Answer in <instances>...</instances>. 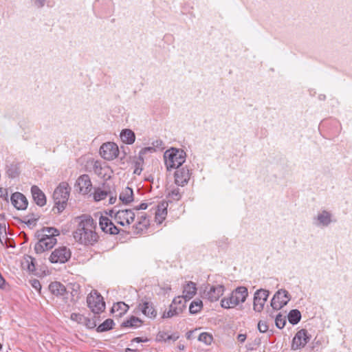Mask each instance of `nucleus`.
<instances>
[{
	"label": "nucleus",
	"instance_id": "46",
	"mask_svg": "<svg viewBox=\"0 0 352 352\" xmlns=\"http://www.w3.org/2000/svg\"><path fill=\"white\" fill-rule=\"evenodd\" d=\"M179 338V335L177 332L168 336L166 338L163 337L165 342L168 341V340L176 341Z\"/></svg>",
	"mask_w": 352,
	"mask_h": 352
},
{
	"label": "nucleus",
	"instance_id": "56",
	"mask_svg": "<svg viewBox=\"0 0 352 352\" xmlns=\"http://www.w3.org/2000/svg\"><path fill=\"white\" fill-rule=\"evenodd\" d=\"M116 211H117V210H116V208H113V209H112V210H111L109 211V214L111 217H113V215H114V216H115V214H116Z\"/></svg>",
	"mask_w": 352,
	"mask_h": 352
},
{
	"label": "nucleus",
	"instance_id": "35",
	"mask_svg": "<svg viewBox=\"0 0 352 352\" xmlns=\"http://www.w3.org/2000/svg\"><path fill=\"white\" fill-rule=\"evenodd\" d=\"M213 338L212 335L208 333L204 332L199 334L198 340L205 343L206 344H210L212 342Z\"/></svg>",
	"mask_w": 352,
	"mask_h": 352
},
{
	"label": "nucleus",
	"instance_id": "16",
	"mask_svg": "<svg viewBox=\"0 0 352 352\" xmlns=\"http://www.w3.org/2000/svg\"><path fill=\"white\" fill-rule=\"evenodd\" d=\"M10 201L13 206L17 210H25L28 205L25 196L19 192H14L11 195Z\"/></svg>",
	"mask_w": 352,
	"mask_h": 352
},
{
	"label": "nucleus",
	"instance_id": "1",
	"mask_svg": "<svg viewBox=\"0 0 352 352\" xmlns=\"http://www.w3.org/2000/svg\"><path fill=\"white\" fill-rule=\"evenodd\" d=\"M78 219L80 221L73 233L74 239L85 245H94L98 239V235L95 231L96 222L89 215H82Z\"/></svg>",
	"mask_w": 352,
	"mask_h": 352
},
{
	"label": "nucleus",
	"instance_id": "19",
	"mask_svg": "<svg viewBox=\"0 0 352 352\" xmlns=\"http://www.w3.org/2000/svg\"><path fill=\"white\" fill-rule=\"evenodd\" d=\"M31 193L32 199L37 206L42 207L46 204V196L37 186L34 185L31 187Z\"/></svg>",
	"mask_w": 352,
	"mask_h": 352
},
{
	"label": "nucleus",
	"instance_id": "6",
	"mask_svg": "<svg viewBox=\"0 0 352 352\" xmlns=\"http://www.w3.org/2000/svg\"><path fill=\"white\" fill-rule=\"evenodd\" d=\"M100 154L106 160H113L119 154L118 145L114 142H106L102 144L100 148Z\"/></svg>",
	"mask_w": 352,
	"mask_h": 352
},
{
	"label": "nucleus",
	"instance_id": "13",
	"mask_svg": "<svg viewBox=\"0 0 352 352\" xmlns=\"http://www.w3.org/2000/svg\"><path fill=\"white\" fill-rule=\"evenodd\" d=\"M208 286L209 289L208 290L205 289L204 295L205 298L210 302L217 301L225 292V286L222 284L212 286L208 285ZM206 289H207V287Z\"/></svg>",
	"mask_w": 352,
	"mask_h": 352
},
{
	"label": "nucleus",
	"instance_id": "47",
	"mask_svg": "<svg viewBox=\"0 0 352 352\" xmlns=\"http://www.w3.org/2000/svg\"><path fill=\"white\" fill-rule=\"evenodd\" d=\"M163 144V142L161 140H156L152 142V146H154L155 150L157 148L162 149Z\"/></svg>",
	"mask_w": 352,
	"mask_h": 352
},
{
	"label": "nucleus",
	"instance_id": "45",
	"mask_svg": "<svg viewBox=\"0 0 352 352\" xmlns=\"http://www.w3.org/2000/svg\"><path fill=\"white\" fill-rule=\"evenodd\" d=\"M31 285L33 288H34L36 291L40 292L41 289V285L38 280L37 279H33L30 280Z\"/></svg>",
	"mask_w": 352,
	"mask_h": 352
},
{
	"label": "nucleus",
	"instance_id": "23",
	"mask_svg": "<svg viewBox=\"0 0 352 352\" xmlns=\"http://www.w3.org/2000/svg\"><path fill=\"white\" fill-rule=\"evenodd\" d=\"M50 292L56 296H63L66 293V288L64 285L60 282H52L49 285Z\"/></svg>",
	"mask_w": 352,
	"mask_h": 352
},
{
	"label": "nucleus",
	"instance_id": "51",
	"mask_svg": "<svg viewBox=\"0 0 352 352\" xmlns=\"http://www.w3.org/2000/svg\"><path fill=\"white\" fill-rule=\"evenodd\" d=\"M148 207V204L146 203H142L141 204L135 206L133 209L135 210H146Z\"/></svg>",
	"mask_w": 352,
	"mask_h": 352
},
{
	"label": "nucleus",
	"instance_id": "25",
	"mask_svg": "<svg viewBox=\"0 0 352 352\" xmlns=\"http://www.w3.org/2000/svg\"><path fill=\"white\" fill-rule=\"evenodd\" d=\"M120 136L122 141L127 144H132L135 140V133L129 129H123Z\"/></svg>",
	"mask_w": 352,
	"mask_h": 352
},
{
	"label": "nucleus",
	"instance_id": "60",
	"mask_svg": "<svg viewBox=\"0 0 352 352\" xmlns=\"http://www.w3.org/2000/svg\"><path fill=\"white\" fill-rule=\"evenodd\" d=\"M318 98H319V99H320V100H324V99H325L326 96H325V95H322V94H321V95H320V96H318Z\"/></svg>",
	"mask_w": 352,
	"mask_h": 352
},
{
	"label": "nucleus",
	"instance_id": "36",
	"mask_svg": "<svg viewBox=\"0 0 352 352\" xmlns=\"http://www.w3.org/2000/svg\"><path fill=\"white\" fill-rule=\"evenodd\" d=\"M107 191L98 188L95 190L94 197L95 201H99L104 199L107 197Z\"/></svg>",
	"mask_w": 352,
	"mask_h": 352
},
{
	"label": "nucleus",
	"instance_id": "37",
	"mask_svg": "<svg viewBox=\"0 0 352 352\" xmlns=\"http://www.w3.org/2000/svg\"><path fill=\"white\" fill-rule=\"evenodd\" d=\"M155 151H155V148H154V146H148V147L143 148L139 152L138 159L143 162H144V155L146 154H147V153H154Z\"/></svg>",
	"mask_w": 352,
	"mask_h": 352
},
{
	"label": "nucleus",
	"instance_id": "26",
	"mask_svg": "<svg viewBox=\"0 0 352 352\" xmlns=\"http://www.w3.org/2000/svg\"><path fill=\"white\" fill-rule=\"evenodd\" d=\"M142 324V321L138 317L131 316L129 319L124 321L121 327L125 328H137Z\"/></svg>",
	"mask_w": 352,
	"mask_h": 352
},
{
	"label": "nucleus",
	"instance_id": "34",
	"mask_svg": "<svg viewBox=\"0 0 352 352\" xmlns=\"http://www.w3.org/2000/svg\"><path fill=\"white\" fill-rule=\"evenodd\" d=\"M188 300H186L182 296H179L175 297L173 300V304L177 307V308H180L181 311L183 312V311L186 308V303Z\"/></svg>",
	"mask_w": 352,
	"mask_h": 352
},
{
	"label": "nucleus",
	"instance_id": "10",
	"mask_svg": "<svg viewBox=\"0 0 352 352\" xmlns=\"http://www.w3.org/2000/svg\"><path fill=\"white\" fill-rule=\"evenodd\" d=\"M290 300L289 294L285 289H280L276 292L271 300V306L274 309L278 310L286 305Z\"/></svg>",
	"mask_w": 352,
	"mask_h": 352
},
{
	"label": "nucleus",
	"instance_id": "50",
	"mask_svg": "<svg viewBox=\"0 0 352 352\" xmlns=\"http://www.w3.org/2000/svg\"><path fill=\"white\" fill-rule=\"evenodd\" d=\"M46 0H34V6L38 8H41L45 6Z\"/></svg>",
	"mask_w": 352,
	"mask_h": 352
},
{
	"label": "nucleus",
	"instance_id": "32",
	"mask_svg": "<svg viewBox=\"0 0 352 352\" xmlns=\"http://www.w3.org/2000/svg\"><path fill=\"white\" fill-rule=\"evenodd\" d=\"M6 173L10 178H15L19 175V168L15 164L7 166Z\"/></svg>",
	"mask_w": 352,
	"mask_h": 352
},
{
	"label": "nucleus",
	"instance_id": "38",
	"mask_svg": "<svg viewBox=\"0 0 352 352\" xmlns=\"http://www.w3.org/2000/svg\"><path fill=\"white\" fill-rule=\"evenodd\" d=\"M168 196L173 200L178 201L182 198V193L180 189L174 188L168 192Z\"/></svg>",
	"mask_w": 352,
	"mask_h": 352
},
{
	"label": "nucleus",
	"instance_id": "2",
	"mask_svg": "<svg viewBox=\"0 0 352 352\" xmlns=\"http://www.w3.org/2000/svg\"><path fill=\"white\" fill-rule=\"evenodd\" d=\"M248 296V290L244 286L237 287L230 296L224 297L221 300V306L224 309H231L245 301Z\"/></svg>",
	"mask_w": 352,
	"mask_h": 352
},
{
	"label": "nucleus",
	"instance_id": "33",
	"mask_svg": "<svg viewBox=\"0 0 352 352\" xmlns=\"http://www.w3.org/2000/svg\"><path fill=\"white\" fill-rule=\"evenodd\" d=\"M37 231L39 232V233H45L54 238L60 234V231L54 227H43L42 229Z\"/></svg>",
	"mask_w": 352,
	"mask_h": 352
},
{
	"label": "nucleus",
	"instance_id": "29",
	"mask_svg": "<svg viewBox=\"0 0 352 352\" xmlns=\"http://www.w3.org/2000/svg\"><path fill=\"white\" fill-rule=\"evenodd\" d=\"M287 318L289 322L295 325L300 322L301 319V314L298 309H292L289 311Z\"/></svg>",
	"mask_w": 352,
	"mask_h": 352
},
{
	"label": "nucleus",
	"instance_id": "8",
	"mask_svg": "<svg viewBox=\"0 0 352 352\" xmlns=\"http://www.w3.org/2000/svg\"><path fill=\"white\" fill-rule=\"evenodd\" d=\"M71 257V252L66 247H60L55 249L51 254L49 259L52 263H65Z\"/></svg>",
	"mask_w": 352,
	"mask_h": 352
},
{
	"label": "nucleus",
	"instance_id": "53",
	"mask_svg": "<svg viewBox=\"0 0 352 352\" xmlns=\"http://www.w3.org/2000/svg\"><path fill=\"white\" fill-rule=\"evenodd\" d=\"M148 340L147 338L143 339L142 338L140 337H136L131 340V342L140 343L147 342Z\"/></svg>",
	"mask_w": 352,
	"mask_h": 352
},
{
	"label": "nucleus",
	"instance_id": "15",
	"mask_svg": "<svg viewBox=\"0 0 352 352\" xmlns=\"http://www.w3.org/2000/svg\"><path fill=\"white\" fill-rule=\"evenodd\" d=\"M99 226L101 230L107 234H117L119 233V229L107 217L100 216Z\"/></svg>",
	"mask_w": 352,
	"mask_h": 352
},
{
	"label": "nucleus",
	"instance_id": "27",
	"mask_svg": "<svg viewBox=\"0 0 352 352\" xmlns=\"http://www.w3.org/2000/svg\"><path fill=\"white\" fill-rule=\"evenodd\" d=\"M129 309V306L125 304L124 302H118L114 303L112 308L111 312L115 313L117 312V316L121 317L124 315Z\"/></svg>",
	"mask_w": 352,
	"mask_h": 352
},
{
	"label": "nucleus",
	"instance_id": "31",
	"mask_svg": "<svg viewBox=\"0 0 352 352\" xmlns=\"http://www.w3.org/2000/svg\"><path fill=\"white\" fill-rule=\"evenodd\" d=\"M114 322L112 319L108 318L97 327L98 332H104L113 329Z\"/></svg>",
	"mask_w": 352,
	"mask_h": 352
},
{
	"label": "nucleus",
	"instance_id": "7",
	"mask_svg": "<svg viewBox=\"0 0 352 352\" xmlns=\"http://www.w3.org/2000/svg\"><path fill=\"white\" fill-rule=\"evenodd\" d=\"M333 214L327 210H322L313 218V223L318 228L328 227L331 223L335 222Z\"/></svg>",
	"mask_w": 352,
	"mask_h": 352
},
{
	"label": "nucleus",
	"instance_id": "42",
	"mask_svg": "<svg viewBox=\"0 0 352 352\" xmlns=\"http://www.w3.org/2000/svg\"><path fill=\"white\" fill-rule=\"evenodd\" d=\"M149 226V220L145 215H142L140 219L138 221L137 228L142 230L146 228Z\"/></svg>",
	"mask_w": 352,
	"mask_h": 352
},
{
	"label": "nucleus",
	"instance_id": "54",
	"mask_svg": "<svg viewBox=\"0 0 352 352\" xmlns=\"http://www.w3.org/2000/svg\"><path fill=\"white\" fill-rule=\"evenodd\" d=\"M7 247L14 248V242L13 240H9Z\"/></svg>",
	"mask_w": 352,
	"mask_h": 352
},
{
	"label": "nucleus",
	"instance_id": "30",
	"mask_svg": "<svg viewBox=\"0 0 352 352\" xmlns=\"http://www.w3.org/2000/svg\"><path fill=\"white\" fill-rule=\"evenodd\" d=\"M182 313V311H181V309L177 308V307L174 305L172 302L169 307L168 311H165L163 314L162 318H172L173 316H178Z\"/></svg>",
	"mask_w": 352,
	"mask_h": 352
},
{
	"label": "nucleus",
	"instance_id": "28",
	"mask_svg": "<svg viewBox=\"0 0 352 352\" xmlns=\"http://www.w3.org/2000/svg\"><path fill=\"white\" fill-rule=\"evenodd\" d=\"M203 302L200 299H196L191 302L189 306V312L192 315L198 314L203 309Z\"/></svg>",
	"mask_w": 352,
	"mask_h": 352
},
{
	"label": "nucleus",
	"instance_id": "11",
	"mask_svg": "<svg viewBox=\"0 0 352 352\" xmlns=\"http://www.w3.org/2000/svg\"><path fill=\"white\" fill-rule=\"evenodd\" d=\"M270 292L263 289L256 291L254 295L253 309L256 312H261L267 300Z\"/></svg>",
	"mask_w": 352,
	"mask_h": 352
},
{
	"label": "nucleus",
	"instance_id": "63",
	"mask_svg": "<svg viewBox=\"0 0 352 352\" xmlns=\"http://www.w3.org/2000/svg\"><path fill=\"white\" fill-rule=\"evenodd\" d=\"M29 215H30V217H28V219H33L34 216H32V214H30Z\"/></svg>",
	"mask_w": 352,
	"mask_h": 352
},
{
	"label": "nucleus",
	"instance_id": "17",
	"mask_svg": "<svg viewBox=\"0 0 352 352\" xmlns=\"http://www.w3.org/2000/svg\"><path fill=\"white\" fill-rule=\"evenodd\" d=\"M57 243L56 238H50V239H41L34 245V250L36 254H41L45 251L52 249Z\"/></svg>",
	"mask_w": 352,
	"mask_h": 352
},
{
	"label": "nucleus",
	"instance_id": "21",
	"mask_svg": "<svg viewBox=\"0 0 352 352\" xmlns=\"http://www.w3.org/2000/svg\"><path fill=\"white\" fill-rule=\"evenodd\" d=\"M168 205L166 201H162L157 205L155 217V221L157 224H161L166 219Z\"/></svg>",
	"mask_w": 352,
	"mask_h": 352
},
{
	"label": "nucleus",
	"instance_id": "64",
	"mask_svg": "<svg viewBox=\"0 0 352 352\" xmlns=\"http://www.w3.org/2000/svg\"><path fill=\"white\" fill-rule=\"evenodd\" d=\"M95 326H96V324H95V323H94V324H93V326H91V327H91V328H93V327H94Z\"/></svg>",
	"mask_w": 352,
	"mask_h": 352
},
{
	"label": "nucleus",
	"instance_id": "9",
	"mask_svg": "<svg viewBox=\"0 0 352 352\" xmlns=\"http://www.w3.org/2000/svg\"><path fill=\"white\" fill-rule=\"evenodd\" d=\"M310 339L311 336L306 329L299 330L292 340V349L296 351L305 347Z\"/></svg>",
	"mask_w": 352,
	"mask_h": 352
},
{
	"label": "nucleus",
	"instance_id": "44",
	"mask_svg": "<svg viewBox=\"0 0 352 352\" xmlns=\"http://www.w3.org/2000/svg\"><path fill=\"white\" fill-rule=\"evenodd\" d=\"M258 329L261 333H265L268 330L267 322L260 320L258 323Z\"/></svg>",
	"mask_w": 352,
	"mask_h": 352
},
{
	"label": "nucleus",
	"instance_id": "40",
	"mask_svg": "<svg viewBox=\"0 0 352 352\" xmlns=\"http://www.w3.org/2000/svg\"><path fill=\"white\" fill-rule=\"evenodd\" d=\"M261 344V338H256L252 342H249L246 344L245 347L248 351H253L256 346H258Z\"/></svg>",
	"mask_w": 352,
	"mask_h": 352
},
{
	"label": "nucleus",
	"instance_id": "61",
	"mask_svg": "<svg viewBox=\"0 0 352 352\" xmlns=\"http://www.w3.org/2000/svg\"><path fill=\"white\" fill-rule=\"evenodd\" d=\"M6 190V194L4 195H1V197H3V198L6 200H8V192H7V190Z\"/></svg>",
	"mask_w": 352,
	"mask_h": 352
},
{
	"label": "nucleus",
	"instance_id": "55",
	"mask_svg": "<svg viewBox=\"0 0 352 352\" xmlns=\"http://www.w3.org/2000/svg\"><path fill=\"white\" fill-rule=\"evenodd\" d=\"M116 197H111L109 198V203L110 204H114V203L116 202Z\"/></svg>",
	"mask_w": 352,
	"mask_h": 352
},
{
	"label": "nucleus",
	"instance_id": "4",
	"mask_svg": "<svg viewBox=\"0 0 352 352\" xmlns=\"http://www.w3.org/2000/svg\"><path fill=\"white\" fill-rule=\"evenodd\" d=\"M69 197V188L66 182H62L54 190L53 193V199L55 206L58 210V212H61L67 205V200Z\"/></svg>",
	"mask_w": 352,
	"mask_h": 352
},
{
	"label": "nucleus",
	"instance_id": "22",
	"mask_svg": "<svg viewBox=\"0 0 352 352\" xmlns=\"http://www.w3.org/2000/svg\"><path fill=\"white\" fill-rule=\"evenodd\" d=\"M138 308L143 314L149 318H155L157 316V311L151 302L144 301L139 304Z\"/></svg>",
	"mask_w": 352,
	"mask_h": 352
},
{
	"label": "nucleus",
	"instance_id": "24",
	"mask_svg": "<svg viewBox=\"0 0 352 352\" xmlns=\"http://www.w3.org/2000/svg\"><path fill=\"white\" fill-rule=\"evenodd\" d=\"M120 200L125 205L129 204L133 201V191L132 188L126 187L120 194Z\"/></svg>",
	"mask_w": 352,
	"mask_h": 352
},
{
	"label": "nucleus",
	"instance_id": "12",
	"mask_svg": "<svg viewBox=\"0 0 352 352\" xmlns=\"http://www.w3.org/2000/svg\"><path fill=\"white\" fill-rule=\"evenodd\" d=\"M135 213L131 209L118 210L116 212L115 219L121 226H129L135 219Z\"/></svg>",
	"mask_w": 352,
	"mask_h": 352
},
{
	"label": "nucleus",
	"instance_id": "57",
	"mask_svg": "<svg viewBox=\"0 0 352 352\" xmlns=\"http://www.w3.org/2000/svg\"><path fill=\"white\" fill-rule=\"evenodd\" d=\"M125 352H138V351L137 349H130V348H126L125 349Z\"/></svg>",
	"mask_w": 352,
	"mask_h": 352
},
{
	"label": "nucleus",
	"instance_id": "18",
	"mask_svg": "<svg viewBox=\"0 0 352 352\" xmlns=\"http://www.w3.org/2000/svg\"><path fill=\"white\" fill-rule=\"evenodd\" d=\"M91 186L89 176L86 174L80 175L76 183V186L79 188V192L83 195L88 194L91 191Z\"/></svg>",
	"mask_w": 352,
	"mask_h": 352
},
{
	"label": "nucleus",
	"instance_id": "5",
	"mask_svg": "<svg viewBox=\"0 0 352 352\" xmlns=\"http://www.w3.org/2000/svg\"><path fill=\"white\" fill-rule=\"evenodd\" d=\"M88 307L94 314H100L105 309L103 297L97 290H92L87 297Z\"/></svg>",
	"mask_w": 352,
	"mask_h": 352
},
{
	"label": "nucleus",
	"instance_id": "3",
	"mask_svg": "<svg viewBox=\"0 0 352 352\" xmlns=\"http://www.w3.org/2000/svg\"><path fill=\"white\" fill-rule=\"evenodd\" d=\"M165 165L168 170L179 168L186 161V154L181 148H171L164 155Z\"/></svg>",
	"mask_w": 352,
	"mask_h": 352
},
{
	"label": "nucleus",
	"instance_id": "41",
	"mask_svg": "<svg viewBox=\"0 0 352 352\" xmlns=\"http://www.w3.org/2000/svg\"><path fill=\"white\" fill-rule=\"evenodd\" d=\"M28 263V270L29 272H33L36 271V260L31 256H28L26 258Z\"/></svg>",
	"mask_w": 352,
	"mask_h": 352
},
{
	"label": "nucleus",
	"instance_id": "49",
	"mask_svg": "<svg viewBox=\"0 0 352 352\" xmlns=\"http://www.w3.org/2000/svg\"><path fill=\"white\" fill-rule=\"evenodd\" d=\"M83 318V316L79 314H72L71 315V319L73 320L78 321V322H80Z\"/></svg>",
	"mask_w": 352,
	"mask_h": 352
},
{
	"label": "nucleus",
	"instance_id": "62",
	"mask_svg": "<svg viewBox=\"0 0 352 352\" xmlns=\"http://www.w3.org/2000/svg\"><path fill=\"white\" fill-rule=\"evenodd\" d=\"M179 349L183 350L184 349V345H182V346H179Z\"/></svg>",
	"mask_w": 352,
	"mask_h": 352
},
{
	"label": "nucleus",
	"instance_id": "59",
	"mask_svg": "<svg viewBox=\"0 0 352 352\" xmlns=\"http://www.w3.org/2000/svg\"><path fill=\"white\" fill-rule=\"evenodd\" d=\"M141 170H142V169L139 170V169L137 168H135V170H134V173H135V174H138V175H140V173H141Z\"/></svg>",
	"mask_w": 352,
	"mask_h": 352
},
{
	"label": "nucleus",
	"instance_id": "20",
	"mask_svg": "<svg viewBox=\"0 0 352 352\" xmlns=\"http://www.w3.org/2000/svg\"><path fill=\"white\" fill-rule=\"evenodd\" d=\"M197 288L196 283L192 281H188L183 285V295L186 300H190L197 294Z\"/></svg>",
	"mask_w": 352,
	"mask_h": 352
},
{
	"label": "nucleus",
	"instance_id": "14",
	"mask_svg": "<svg viewBox=\"0 0 352 352\" xmlns=\"http://www.w3.org/2000/svg\"><path fill=\"white\" fill-rule=\"evenodd\" d=\"M175 172V182L177 185L184 186L187 184L190 177V170L187 166L176 168Z\"/></svg>",
	"mask_w": 352,
	"mask_h": 352
},
{
	"label": "nucleus",
	"instance_id": "48",
	"mask_svg": "<svg viewBox=\"0 0 352 352\" xmlns=\"http://www.w3.org/2000/svg\"><path fill=\"white\" fill-rule=\"evenodd\" d=\"M35 236L37 238L38 241L41 240V239H50V238H54V236H50L48 234L45 233H39L38 231H36Z\"/></svg>",
	"mask_w": 352,
	"mask_h": 352
},
{
	"label": "nucleus",
	"instance_id": "58",
	"mask_svg": "<svg viewBox=\"0 0 352 352\" xmlns=\"http://www.w3.org/2000/svg\"><path fill=\"white\" fill-rule=\"evenodd\" d=\"M192 333V331H190L186 333V338L187 339H190L191 337V335Z\"/></svg>",
	"mask_w": 352,
	"mask_h": 352
},
{
	"label": "nucleus",
	"instance_id": "52",
	"mask_svg": "<svg viewBox=\"0 0 352 352\" xmlns=\"http://www.w3.org/2000/svg\"><path fill=\"white\" fill-rule=\"evenodd\" d=\"M247 338V336L245 333H239L237 336V340L241 343L245 342V340Z\"/></svg>",
	"mask_w": 352,
	"mask_h": 352
},
{
	"label": "nucleus",
	"instance_id": "43",
	"mask_svg": "<svg viewBox=\"0 0 352 352\" xmlns=\"http://www.w3.org/2000/svg\"><path fill=\"white\" fill-rule=\"evenodd\" d=\"M32 216H34L33 219H28L30 217V215H27L24 217V220L23 222H24L25 224L30 226H35L36 222L39 219V216L37 214H34V213H32Z\"/></svg>",
	"mask_w": 352,
	"mask_h": 352
},
{
	"label": "nucleus",
	"instance_id": "39",
	"mask_svg": "<svg viewBox=\"0 0 352 352\" xmlns=\"http://www.w3.org/2000/svg\"><path fill=\"white\" fill-rule=\"evenodd\" d=\"M275 324L277 328L278 329H283L284 328L285 324H286V319L285 317L281 315L280 314H278L275 319Z\"/></svg>",
	"mask_w": 352,
	"mask_h": 352
}]
</instances>
